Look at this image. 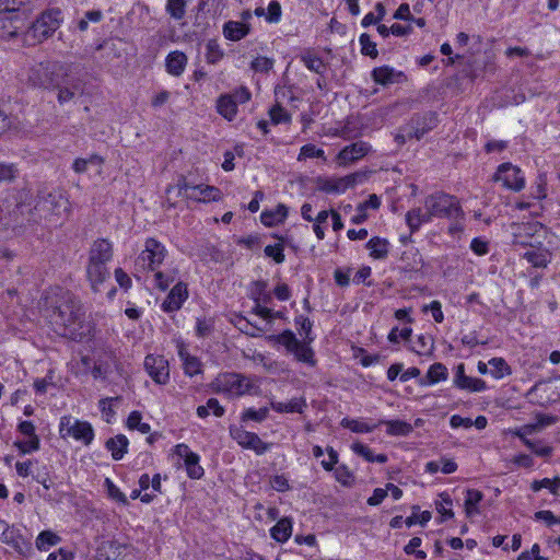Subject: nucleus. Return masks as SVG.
I'll use <instances>...</instances> for the list:
<instances>
[{
    "label": "nucleus",
    "instance_id": "f257e3e1",
    "mask_svg": "<svg viewBox=\"0 0 560 560\" xmlns=\"http://www.w3.org/2000/svg\"><path fill=\"white\" fill-rule=\"evenodd\" d=\"M55 331L74 341L83 340L91 331L81 301L72 293H65L50 314Z\"/></svg>",
    "mask_w": 560,
    "mask_h": 560
},
{
    "label": "nucleus",
    "instance_id": "f03ea898",
    "mask_svg": "<svg viewBox=\"0 0 560 560\" xmlns=\"http://www.w3.org/2000/svg\"><path fill=\"white\" fill-rule=\"evenodd\" d=\"M434 218L458 220L464 211L455 196L436 191L425 197L423 207L412 208L406 213V223L413 233Z\"/></svg>",
    "mask_w": 560,
    "mask_h": 560
},
{
    "label": "nucleus",
    "instance_id": "7ed1b4c3",
    "mask_svg": "<svg viewBox=\"0 0 560 560\" xmlns=\"http://www.w3.org/2000/svg\"><path fill=\"white\" fill-rule=\"evenodd\" d=\"M38 71H44L46 77L37 82L45 89H57V100L60 104L68 103L84 92L83 81L79 77L68 74L62 65L43 66Z\"/></svg>",
    "mask_w": 560,
    "mask_h": 560
},
{
    "label": "nucleus",
    "instance_id": "20e7f679",
    "mask_svg": "<svg viewBox=\"0 0 560 560\" xmlns=\"http://www.w3.org/2000/svg\"><path fill=\"white\" fill-rule=\"evenodd\" d=\"M212 388L215 393L225 394L230 397L260 394L259 378L257 376L235 372L218 375L212 382Z\"/></svg>",
    "mask_w": 560,
    "mask_h": 560
},
{
    "label": "nucleus",
    "instance_id": "39448f33",
    "mask_svg": "<svg viewBox=\"0 0 560 560\" xmlns=\"http://www.w3.org/2000/svg\"><path fill=\"white\" fill-rule=\"evenodd\" d=\"M63 21V13L60 8H48L44 10L31 24L26 35L34 44H40L54 35Z\"/></svg>",
    "mask_w": 560,
    "mask_h": 560
},
{
    "label": "nucleus",
    "instance_id": "423d86ee",
    "mask_svg": "<svg viewBox=\"0 0 560 560\" xmlns=\"http://www.w3.org/2000/svg\"><path fill=\"white\" fill-rule=\"evenodd\" d=\"M59 432L62 438L70 436L84 445H90L94 440V430L91 423L74 419L71 416L60 418Z\"/></svg>",
    "mask_w": 560,
    "mask_h": 560
},
{
    "label": "nucleus",
    "instance_id": "0eeeda50",
    "mask_svg": "<svg viewBox=\"0 0 560 560\" xmlns=\"http://www.w3.org/2000/svg\"><path fill=\"white\" fill-rule=\"evenodd\" d=\"M166 255L167 249L165 246L158 240L149 237L144 243V249L138 256L136 264L143 270L155 271L161 267Z\"/></svg>",
    "mask_w": 560,
    "mask_h": 560
},
{
    "label": "nucleus",
    "instance_id": "6e6552de",
    "mask_svg": "<svg viewBox=\"0 0 560 560\" xmlns=\"http://www.w3.org/2000/svg\"><path fill=\"white\" fill-rule=\"evenodd\" d=\"M178 195L198 202L220 201L222 199L221 190L210 185H190L185 179L177 184Z\"/></svg>",
    "mask_w": 560,
    "mask_h": 560
},
{
    "label": "nucleus",
    "instance_id": "1a4fd4ad",
    "mask_svg": "<svg viewBox=\"0 0 560 560\" xmlns=\"http://www.w3.org/2000/svg\"><path fill=\"white\" fill-rule=\"evenodd\" d=\"M35 209L47 217H61L69 210V201L59 190L50 191L39 197Z\"/></svg>",
    "mask_w": 560,
    "mask_h": 560
},
{
    "label": "nucleus",
    "instance_id": "9d476101",
    "mask_svg": "<svg viewBox=\"0 0 560 560\" xmlns=\"http://www.w3.org/2000/svg\"><path fill=\"white\" fill-rule=\"evenodd\" d=\"M493 180L501 182L505 188L514 191H520L525 187V177L521 168L509 162L498 166Z\"/></svg>",
    "mask_w": 560,
    "mask_h": 560
},
{
    "label": "nucleus",
    "instance_id": "9b49d317",
    "mask_svg": "<svg viewBox=\"0 0 560 560\" xmlns=\"http://www.w3.org/2000/svg\"><path fill=\"white\" fill-rule=\"evenodd\" d=\"M143 364L147 373L156 384L165 385L168 382V361L163 355L148 354Z\"/></svg>",
    "mask_w": 560,
    "mask_h": 560
},
{
    "label": "nucleus",
    "instance_id": "f8f14e48",
    "mask_svg": "<svg viewBox=\"0 0 560 560\" xmlns=\"http://www.w3.org/2000/svg\"><path fill=\"white\" fill-rule=\"evenodd\" d=\"M365 175L355 172L342 177L327 178L323 180L319 188L327 194H342L348 188L354 187L358 183H362Z\"/></svg>",
    "mask_w": 560,
    "mask_h": 560
},
{
    "label": "nucleus",
    "instance_id": "ddd939ff",
    "mask_svg": "<svg viewBox=\"0 0 560 560\" xmlns=\"http://www.w3.org/2000/svg\"><path fill=\"white\" fill-rule=\"evenodd\" d=\"M231 436L244 448L253 450L256 454L262 455L269 448L256 433L243 429H231Z\"/></svg>",
    "mask_w": 560,
    "mask_h": 560
},
{
    "label": "nucleus",
    "instance_id": "4468645a",
    "mask_svg": "<svg viewBox=\"0 0 560 560\" xmlns=\"http://www.w3.org/2000/svg\"><path fill=\"white\" fill-rule=\"evenodd\" d=\"M371 151V145L365 141H357L346 145L337 155L339 165L347 166L364 158Z\"/></svg>",
    "mask_w": 560,
    "mask_h": 560
},
{
    "label": "nucleus",
    "instance_id": "2eb2a0df",
    "mask_svg": "<svg viewBox=\"0 0 560 560\" xmlns=\"http://www.w3.org/2000/svg\"><path fill=\"white\" fill-rule=\"evenodd\" d=\"M188 299L187 284L177 282L168 292L163 301L161 308L165 313H173L182 308L184 302Z\"/></svg>",
    "mask_w": 560,
    "mask_h": 560
},
{
    "label": "nucleus",
    "instance_id": "dca6fc26",
    "mask_svg": "<svg viewBox=\"0 0 560 560\" xmlns=\"http://www.w3.org/2000/svg\"><path fill=\"white\" fill-rule=\"evenodd\" d=\"M176 454L184 459L189 478L200 479L203 476V468L199 465V455L194 453L186 444L176 445Z\"/></svg>",
    "mask_w": 560,
    "mask_h": 560
},
{
    "label": "nucleus",
    "instance_id": "f3484780",
    "mask_svg": "<svg viewBox=\"0 0 560 560\" xmlns=\"http://www.w3.org/2000/svg\"><path fill=\"white\" fill-rule=\"evenodd\" d=\"M86 277L92 290L94 292L101 291V285L110 277L107 264L88 260Z\"/></svg>",
    "mask_w": 560,
    "mask_h": 560
},
{
    "label": "nucleus",
    "instance_id": "a211bd4d",
    "mask_svg": "<svg viewBox=\"0 0 560 560\" xmlns=\"http://www.w3.org/2000/svg\"><path fill=\"white\" fill-rule=\"evenodd\" d=\"M113 244L107 238L95 240L89 250V261L108 264L113 259Z\"/></svg>",
    "mask_w": 560,
    "mask_h": 560
},
{
    "label": "nucleus",
    "instance_id": "6ab92c4d",
    "mask_svg": "<svg viewBox=\"0 0 560 560\" xmlns=\"http://www.w3.org/2000/svg\"><path fill=\"white\" fill-rule=\"evenodd\" d=\"M187 56L179 50L171 51L165 58V68L168 74L173 77H180L187 66Z\"/></svg>",
    "mask_w": 560,
    "mask_h": 560
},
{
    "label": "nucleus",
    "instance_id": "aec40b11",
    "mask_svg": "<svg viewBox=\"0 0 560 560\" xmlns=\"http://www.w3.org/2000/svg\"><path fill=\"white\" fill-rule=\"evenodd\" d=\"M523 258L535 268H546L551 261V253L544 247L535 248L530 246V248L523 254Z\"/></svg>",
    "mask_w": 560,
    "mask_h": 560
},
{
    "label": "nucleus",
    "instance_id": "412c9836",
    "mask_svg": "<svg viewBox=\"0 0 560 560\" xmlns=\"http://www.w3.org/2000/svg\"><path fill=\"white\" fill-rule=\"evenodd\" d=\"M447 377V368L443 363L436 362L429 368L424 377L419 378L418 383L420 386H430L446 381Z\"/></svg>",
    "mask_w": 560,
    "mask_h": 560
},
{
    "label": "nucleus",
    "instance_id": "4be33fe9",
    "mask_svg": "<svg viewBox=\"0 0 560 560\" xmlns=\"http://www.w3.org/2000/svg\"><path fill=\"white\" fill-rule=\"evenodd\" d=\"M250 26L244 22L229 21L223 25V35L226 39L237 42L248 35Z\"/></svg>",
    "mask_w": 560,
    "mask_h": 560
},
{
    "label": "nucleus",
    "instance_id": "5701e85b",
    "mask_svg": "<svg viewBox=\"0 0 560 560\" xmlns=\"http://www.w3.org/2000/svg\"><path fill=\"white\" fill-rule=\"evenodd\" d=\"M404 77L402 72H396L388 66H383L373 69L372 78L375 83L381 85H388L394 82H399V78Z\"/></svg>",
    "mask_w": 560,
    "mask_h": 560
},
{
    "label": "nucleus",
    "instance_id": "b1692460",
    "mask_svg": "<svg viewBox=\"0 0 560 560\" xmlns=\"http://www.w3.org/2000/svg\"><path fill=\"white\" fill-rule=\"evenodd\" d=\"M129 441L126 435L118 434L106 441V448L110 452L113 459L120 460L127 453Z\"/></svg>",
    "mask_w": 560,
    "mask_h": 560
},
{
    "label": "nucleus",
    "instance_id": "393cba45",
    "mask_svg": "<svg viewBox=\"0 0 560 560\" xmlns=\"http://www.w3.org/2000/svg\"><path fill=\"white\" fill-rule=\"evenodd\" d=\"M217 110L222 117L232 121L237 114L236 101L231 94H223L217 101Z\"/></svg>",
    "mask_w": 560,
    "mask_h": 560
},
{
    "label": "nucleus",
    "instance_id": "a878e982",
    "mask_svg": "<svg viewBox=\"0 0 560 560\" xmlns=\"http://www.w3.org/2000/svg\"><path fill=\"white\" fill-rule=\"evenodd\" d=\"M178 355L183 362V368L186 375L195 376L201 373L200 360L197 357L191 355L184 346L179 347Z\"/></svg>",
    "mask_w": 560,
    "mask_h": 560
},
{
    "label": "nucleus",
    "instance_id": "bb28decb",
    "mask_svg": "<svg viewBox=\"0 0 560 560\" xmlns=\"http://www.w3.org/2000/svg\"><path fill=\"white\" fill-rule=\"evenodd\" d=\"M312 342H307V340L303 339V341H299L298 346L290 353H293L295 359L299 362H303L310 366L316 365L315 352L311 348Z\"/></svg>",
    "mask_w": 560,
    "mask_h": 560
},
{
    "label": "nucleus",
    "instance_id": "cd10ccee",
    "mask_svg": "<svg viewBox=\"0 0 560 560\" xmlns=\"http://www.w3.org/2000/svg\"><path fill=\"white\" fill-rule=\"evenodd\" d=\"M292 534V522L288 517L280 518L270 529L271 537L278 542H285Z\"/></svg>",
    "mask_w": 560,
    "mask_h": 560
},
{
    "label": "nucleus",
    "instance_id": "c85d7f7f",
    "mask_svg": "<svg viewBox=\"0 0 560 560\" xmlns=\"http://www.w3.org/2000/svg\"><path fill=\"white\" fill-rule=\"evenodd\" d=\"M288 215V208L280 203L275 210L262 211L260 214V221L266 226H273L285 220Z\"/></svg>",
    "mask_w": 560,
    "mask_h": 560
},
{
    "label": "nucleus",
    "instance_id": "c756f323",
    "mask_svg": "<svg viewBox=\"0 0 560 560\" xmlns=\"http://www.w3.org/2000/svg\"><path fill=\"white\" fill-rule=\"evenodd\" d=\"M377 424H385L386 433L394 436H407L413 430L410 423L402 420H382Z\"/></svg>",
    "mask_w": 560,
    "mask_h": 560
},
{
    "label": "nucleus",
    "instance_id": "7c9ffc66",
    "mask_svg": "<svg viewBox=\"0 0 560 560\" xmlns=\"http://www.w3.org/2000/svg\"><path fill=\"white\" fill-rule=\"evenodd\" d=\"M366 248L374 259H385L389 252V243L386 238L375 236L366 243Z\"/></svg>",
    "mask_w": 560,
    "mask_h": 560
},
{
    "label": "nucleus",
    "instance_id": "2f4dec72",
    "mask_svg": "<svg viewBox=\"0 0 560 560\" xmlns=\"http://www.w3.org/2000/svg\"><path fill=\"white\" fill-rule=\"evenodd\" d=\"M306 407L304 398H293L288 402L272 401L271 408L277 412H298L302 413Z\"/></svg>",
    "mask_w": 560,
    "mask_h": 560
},
{
    "label": "nucleus",
    "instance_id": "473e14b6",
    "mask_svg": "<svg viewBox=\"0 0 560 560\" xmlns=\"http://www.w3.org/2000/svg\"><path fill=\"white\" fill-rule=\"evenodd\" d=\"M454 386L458 389L467 390L470 393H480L487 389V384L483 380L468 375L462 377V380L455 383Z\"/></svg>",
    "mask_w": 560,
    "mask_h": 560
},
{
    "label": "nucleus",
    "instance_id": "72a5a7b5",
    "mask_svg": "<svg viewBox=\"0 0 560 560\" xmlns=\"http://www.w3.org/2000/svg\"><path fill=\"white\" fill-rule=\"evenodd\" d=\"M351 450L359 456L363 457L366 462L369 463H380V464H384L387 462V456L385 454H378V455H374L372 450L360 443V442H355L351 445Z\"/></svg>",
    "mask_w": 560,
    "mask_h": 560
},
{
    "label": "nucleus",
    "instance_id": "f704fd0d",
    "mask_svg": "<svg viewBox=\"0 0 560 560\" xmlns=\"http://www.w3.org/2000/svg\"><path fill=\"white\" fill-rule=\"evenodd\" d=\"M154 272V285L161 291H165L173 283L177 276L175 268L161 271L156 269Z\"/></svg>",
    "mask_w": 560,
    "mask_h": 560
},
{
    "label": "nucleus",
    "instance_id": "c9c22d12",
    "mask_svg": "<svg viewBox=\"0 0 560 560\" xmlns=\"http://www.w3.org/2000/svg\"><path fill=\"white\" fill-rule=\"evenodd\" d=\"M482 498V492L477 489H468L466 491L465 511L468 516L479 512L478 504L480 503Z\"/></svg>",
    "mask_w": 560,
    "mask_h": 560
},
{
    "label": "nucleus",
    "instance_id": "e433bc0d",
    "mask_svg": "<svg viewBox=\"0 0 560 560\" xmlns=\"http://www.w3.org/2000/svg\"><path fill=\"white\" fill-rule=\"evenodd\" d=\"M60 541V537L50 530H43L38 534L35 545L40 551H46L50 547L56 546Z\"/></svg>",
    "mask_w": 560,
    "mask_h": 560
},
{
    "label": "nucleus",
    "instance_id": "4c0bfd02",
    "mask_svg": "<svg viewBox=\"0 0 560 560\" xmlns=\"http://www.w3.org/2000/svg\"><path fill=\"white\" fill-rule=\"evenodd\" d=\"M341 427L351 430L354 433H369L378 427L377 423L369 424L357 419L343 418L340 422Z\"/></svg>",
    "mask_w": 560,
    "mask_h": 560
},
{
    "label": "nucleus",
    "instance_id": "58836bf2",
    "mask_svg": "<svg viewBox=\"0 0 560 560\" xmlns=\"http://www.w3.org/2000/svg\"><path fill=\"white\" fill-rule=\"evenodd\" d=\"M268 339L275 340L278 343L282 345L287 349L288 352H291L292 350H294L295 347L298 346V342L300 341L295 337L294 332L289 329L282 331L279 335L269 336Z\"/></svg>",
    "mask_w": 560,
    "mask_h": 560
},
{
    "label": "nucleus",
    "instance_id": "ea45409f",
    "mask_svg": "<svg viewBox=\"0 0 560 560\" xmlns=\"http://www.w3.org/2000/svg\"><path fill=\"white\" fill-rule=\"evenodd\" d=\"M491 366L490 373L494 378H502L512 373L510 365L503 358H492L489 360Z\"/></svg>",
    "mask_w": 560,
    "mask_h": 560
},
{
    "label": "nucleus",
    "instance_id": "a19ab883",
    "mask_svg": "<svg viewBox=\"0 0 560 560\" xmlns=\"http://www.w3.org/2000/svg\"><path fill=\"white\" fill-rule=\"evenodd\" d=\"M301 61L308 70L318 74L324 73L326 69V65L324 63V61L318 56L313 55L311 52L303 54L301 56Z\"/></svg>",
    "mask_w": 560,
    "mask_h": 560
},
{
    "label": "nucleus",
    "instance_id": "79ce46f5",
    "mask_svg": "<svg viewBox=\"0 0 560 560\" xmlns=\"http://www.w3.org/2000/svg\"><path fill=\"white\" fill-rule=\"evenodd\" d=\"M530 488L534 492H538L541 489H548L552 494H558L560 489V477H555L553 479L544 478L541 480H534L530 485Z\"/></svg>",
    "mask_w": 560,
    "mask_h": 560
},
{
    "label": "nucleus",
    "instance_id": "37998d69",
    "mask_svg": "<svg viewBox=\"0 0 560 560\" xmlns=\"http://www.w3.org/2000/svg\"><path fill=\"white\" fill-rule=\"evenodd\" d=\"M141 420H142L141 412L135 410V411L130 412V415L128 416L127 427L130 430H138L139 432L147 434L150 432L151 427L149 423H144Z\"/></svg>",
    "mask_w": 560,
    "mask_h": 560
},
{
    "label": "nucleus",
    "instance_id": "c03bdc74",
    "mask_svg": "<svg viewBox=\"0 0 560 560\" xmlns=\"http://www.w3.org/2000/svg\"><path fill=\"white\" fill-rule=\"evenodd\" d=\"M166 12L175 20H182L186 14V0H167Z\"/></svg>",
    "mask_w": 560,
    "mask_h": 560
},
{
    "label": "nucleus",
    "instance_id": "a18cd8bd",
    "mask_svg": "<svg viewBox=\"0 0 560 560\" xmlns=\"http://www.w3.org/2000/svg\"><path fill=\"white\" fill-rule=\"evenodd\" d=\"M108 497L119 504L128 505V499L124 492L109 479L106 478L104 481Z\"/></svg>",
    "mask_w": 560,
    "mask_h": 560
},
{
    "label": "nucleus",
    "instance_id": "49530a36",
    "mask_svg": "<svg viewBox=\"0 0 560 560\" xmlns=\"http://www.w3.org/2000/svg\"><path fill=\"white\" fill-rule=\"evenodd\" d=\"M13 445L21 454H30L39 450L40 440L38 436H33L25 441H15Z\"/></svg>",
    "mask_w": 560,
    "mask_h": 560
},
{
    "label": "nucleus",
    "instance_id": "de8ad7c7",
    "mask_svg": "<svg viewBox=\"0 0 560 560\" xmlns=\"http://www.w3.org/2000/svg\"><path fill=\"white\" fill-rule=\"evenodd\" d=\"M206 48V59L208 63L214 65L223 58V51L217 40L210 39Z\"/></svg>",
    "mask_w": 560,
    "mask_h": 560
},
{
    "label": "nucleus",
    "instance_id": "09e8293b",
    "mask_svg": "<svg viewBox=\"0 0 560 560\" xmlns=\"http://www.w3.org/2000/svg\"><path fill=\"white\" fill-rule=\"evenodd\" d=\"M269 116L275 125L288 124L291 121L290 114L279 104H276L270 108Z\"/></svg>",
    "mask_w": 560,
    "mask_h": 560
},
{
    "label": "nucleus",
    "instance_id": "8fccbe9b",
    "mask_svg": "<svg viewBox=\"0 0 560 560\" xmlns=\"http://www.w3.org/2000/svg\"><path fill=\"white\" fill-rule=\"evenodd\" d=\"M214 329V320L210 317L197 318L196 335L200 338L208 337Z\"/></svg>",
    "mask_w": 560,
    "mask_h": 560
},
{
    "label": "nucleus",
    "instance_id": "3c124183",
    "mask_svg": "<svg viewBox=\"0 0 560 560\" xmlns=\"http://www.w3.org/2000/svg\"><path fill=\"white\" fill-rule=\"evenodd\" d=\"M359 42L361 45V52L363 55L369 56L373 59L377 57L378 51L376 49V44L371 40L370 36L366 33L360 35Z\"/></svg>",
    "mask_w": 560,
    "mask_h": 560
},
{
    "label": "nucleus",
    "instance_id": "603ef678",
    "mask_svg": "<svg viewBox=\"0 0 560 560\" xmlns=\"http://www.w3.org/2000/svg\"><path fill=\"white\" fill-rule=\"evenodd\" d=\"M314 158L325 159V152L323 149H319L316 145L308 143L301 148L298 160L302 161V160L314 159Z\"/></svg>",
    "mask_w": 560,
    "mask_h": 560
},
{
    "label": "nucleus",
    "instance_id": "864d4df0",
    "mask_svg": "<svg viewBox=\"0 0 560 560\" xmlns=\"http://www.w3.org/2000/svg\"><path fill=\"white\" fill-rule=\"evenodd\" d=\"M294 323L298 327H300V332L304 334V339L307 340V342H313L315 337L312 336L313 324L310 320V318H307L303 315H300V316L295 317Z\"/></svg>",
    "mask_w": 560,
    "mask_h": 560
},
{
    "label": "nucleus",
    "instance_id": "5fc2aeb1",
    "mask_svg": "<svg viewBox=\"0 0 560 560\" xmlns=\"http://www.w3.org/2000/svg\"><path fill=\"white\" fill-rule=\"evenodd\" d=\"M236 326L242 332L250 337H258L262 332L260 327L253 325L249 320L242 316L237 319Z\"/></svg>",
    "mask_w": 560,
    "mask_h": 560
},
{
    "label": "nucleus",
    "instance_id": "6e6d98bb",
    "mask_svg": "<svg viewBox=\"0 0 560 560\" xmlns=\"http://www.w3.org/2000/svg\"><path fill=\"white\" fill-rule=\"evenodd\" d=\"M335 478L342 486H351L354 480L352 471L346 465H339L335 468Z\"/></svg>",
    "mask_w": 560,
    "mask_h": 560
},
{
    "label": "nucleus",
    "instance_id": "4d7b16f0",
    "mask_svg": "<svg viewBox=\"0 0 560 560\" xmlns=\"http://www.w3.org/2000/svg\"><path fill=\"white\" fill-rule=\"evenodd\" d=\"M273 63V59L258 56L252 61L250 67L255 72L266 73L272 69Z\"/></svg>",
    "mask_w": 560,
    "mask_h": 560
},
{
    "label": "nucleus",
    "instance_id": "13d9d810",
    "mask_svg": "<svg viewBox=\"0 0 560 560\" xmlns=\"http://www.w3.org/2000/svg\"><path fill=\"white\" fill-rule=\"evenodd\" d=\"M268 413H269V409L267 407H262L258 410L248 408L243 412L242 420L243 421L253 420L256 422H261L268 417Z\"/></svg>",
    "mask_w": 560,
    "mask_h": 560
},
{
    "label": "nucleus",
    "instance_id": "bf43d9fd",
    "mask_svg": "<svg viewBox=\"0 0 560 560\" xmlns=\"http://www.w3.org/2000/svg\"><path fill=\"white\" fill-rule=\"evenodd\" d=\"M264 253L267 257L272 258L277 264H282L285 259L283 246L281 244L267 245Z\"/></svg>",
    "mask_w": 560,
    "mask_h": 560
},
{
    "label": "nucleus",
    "instance_id": "052dcab7",
    "mask_svg": "<svg viewBox=\"0 0 560 560\" xmlns=\"http://www.w3.org/2000/svg\"><path fill=\"white\" fill-rule=\"evenodd\" d=\"M521 440L523 441V443L528 447L530 448L536 455L538 456H541V457H546V456H549L551 455L552 453V448L548 445H542V446H537L535 442H533L532 440L529 439H526L525 436H523L522 434H517Z\"/></svg>",
    "mask_w": 560,
    "mask_h": 560
},
{
    "label": "nucleus",
    "instance_id": "680f3d73",
    "mask_svg": "<svg viewBox=\"0 0 560 560\" xmlns=\"http://www.w3.org/2000/svg\"><path fill=\"white\" fill-rule=\"evenodd\" d=\"M18 170L14 164L0 163V185L12 182Z\"/></svg>",
    "mask_w": 560,
    "mask_h": 560
},
{
    "label": "nucleus",
    "instance_id": "e2e57ef3",
    "mask_svg": "<svg viewBox=\"0 0 560 560\" xmlns=\"http://www.w3.org/2000/svg\"><path fill=\"white\" fill-rule=\"evenodd\" d=\"M442 501L436 504V511L443 515L444 517L451 518L453 517L454 513L451 509L452 506V499L448 494H441Z\"/></svg>",
    "mask_w": 560,
    "mask_h": 560
},
{
    "label": "nucleus",
    "instance_id": "0e129e2a",
    "mask_svg": "<svg viewBox=\"0 0 560 560\" xmlns=\"http://www.w3.org/2000/svg\"><path fill=\"white\" fill-rule=\"evenodd\" d=\"M534 520L535 521H542L545 522L548 526H552L555 524H559L560 523V518L557 517L551 511L549 510H541V511H538L534 514Z\"/></svg>",
    "mask_w": 560,
    "mask_h": 560
},
{
    "label": "nucleus",
    "instance_id": "69168bd1",
    "mask_svg": "<svg viewBox=\"0 0 560 560\" xmlns=\"http://www.w3.org/2000/svg\"><path fill=\"white\" fill-rule=\"evenodd\" d=\"M281 5L278 1H271L268 5V14L266 21L269 23H277L281 19Z\"/></svg>",
    "mask_w": 560,
    "mask_h": 560
},
{
    "label": "nucleus",
    "instance_id": "338daca9",
    "mask_svg": "<svg viewBox=\"0 0 560 560\" xmlns=\"http://www.w3.org/2000/svg\"><path fill=\"white\" fill-rule=\"evenodd\" d=\"M411 332H412V329L411 328H402V329H398V327H395L393 328L389 334H388V340L390 342H398L399 339H402V340H408L411 336Z\"/></svg>",
    "mask_w": 560,
    "mask_h": 560
},
{
    "label": "nucleus",
    "instance_id": "774afa93",
    "mask_svg": "<svg viewBox=\"0 0 560 560\" xmlns=\"http://www.w3.org/2000/svg\"><path fill=\"white\" fill-rule=\"evenodd\" d=\"M539 551H540L539 545L535 544L529 551L528 550L523 551L518 556L517 560H548L545 557H540Z\"/></svg>",
    "mask_w": 560,
    "mask_h": 560
}]
</instances>
